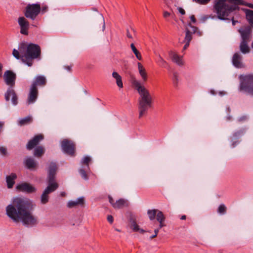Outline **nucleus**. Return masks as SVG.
I'll use <instances>...</instances> for the list:
<instances>
[{"instance_id":"obj_8","label":"nucleus","mask_w":253,"mask_h":253,"mask_svg":"<svg viewBox=\"0 0 253 253\" xmlns=\"http://www.w3.org/2000/svg\"><path fill=\"white\" fill-rule=\"evenodd\" d=\"M41 10L39 3L28 4L25 9L24 15L27 18L34 20Z\"/></svg>"},{"instance_id":"obj_50","label":"nucleus","mask_w":253,"mask_h":253,"mask_svg":"<svg viewBox=\"0 0 253 253\" xmlns=\"http://www.w3.org/2000/svg\"><path fill=\"white\" fill-rule=\"evenodd\" d=\"M178 10L182 15H184L185 13V10L181 7H178Z\"/></svg>"},{"instance_id":"obj_23","label":"nucleus","mask_w":253,"mask_h":253,"mask_svg":"<svg viewBox=\"0 0 253 253\" xmlns=\"http://www.w3.org/2000/svg\"><path fill=\"white\" fill-rule=\"evenodd\" d=\"M138 70L139 74L141 77L143 83L147 81L148 79V76L146 71L143 66L140 63H137Z\"/></svg>"},{"instance_id":"obj_24","label":"nucleus","mask_w":253,"mask_h":253,"mask_svg":"<svg viewBox=\"0 0 253 253\" xmlns=\"http://www.w3.org/2000/svg\"><path fill=\"white\" fill-rule=\"evenodd\" d=\"M17 178V175L15 173H11L9 175L6 177V182L7 187L8 188H12L15 183V180Z\"/></svg>"},{"instance_id":"obj_21","label":"nucleus","mask_w":253,"mask_h":253,"mask_svg":"<svg viewBox=\"0 0 253 253\" xmlns=\"http://www.w3.org/2000/svg\"><path fill=\"white\" fill-rule=\"evenodd\" d=\"M46 83V80L45 77L41 75L37 76L34 79L31 86H34L35 87H37V85L44 86L45 85Z\"/></svg>"},{"instance_id":"obj_7","label":"nucleus","mask_w":253,"mask_h":253,"mask_svg":"<svg viewBox=\"0 0 253 253\" xmlns=\"http://www.w3.org/2000/svg\"><path fill=\"white\" fill-rule=\"evenodd\" d=\"M241 80L239 90L253 95V75L241 77Z\"/></svg>"},{"instance_id":"obj_33","label":"nucleus","mask_w":253,"mask_h":253,"mask_svg":"<svg viewBox=\"0 0 253 253\" xmlns=\"http://www.w3.org/2000/svg\"><path fill=\"white\" fill-rule=\"evenodd\" d=\"M157 211H158V210H148V211L147 213L148 214L149 218L151 220H153L155 219V217L156 216Z\"/></svg>"},{"instance_id":"obj_37","label":"nucleus","mask_w":253,"mask_h":253,"mask_svg":"<svg viewBox=\"0 0 253 253\" xmlns=\"http://www.w3.org/2000/svg\"><path fill=\"white\" fill-rule=\"evenodd\" d=\"M226 210L225 206L224 204H221L218 207L217 211L219 213L224 214L226 212Z\"/></svg>"},{"instance_id":"obj_29","label":"nucleus","mask_w":253,"mask_h":253,"mask_svg":"<svg viewBox=\"0 0 253 253\" xmlns=\"http://www.w3.org/2000/svg\"><path fill=\"white\" fill-rule=\"evenodd\" d=\"M32 121V116H28L25 118L20 119L18 121V125L20 126H24L30 124Z\"/></svg>"},{"instance_id":"obj_42","label":"nucleus","mask_w":253,"mask_h":253,"mask_svg":"<svg viewBox=\"0 0 253 253\" xmlns=\"http://www.w3.org/2000/svg\"><path fill=\"white\" fill-rule=\"evenodd\" d=\"M173 80L175 84H177L178 81V75L176 73H174L173 74Z\"/></svg>"},{"instance_id":"obj_9","label":"nucleus","mask_w":253,"mask_h":253,"mask_svg":"<svg viewBox=\"0 0 253 253\" xmlns=\"http://www.w3.org/2000/svg\"><path fill=\"white\" fill-rule=\"evenodd\" d=\"M62 149L64 152L73 156L75 153V145L74 142L68 139H64L61 142Z\"/></svg>"},{"instance_id":"obj_22","label":"nucleus","mask_w":253,"mask_h":253,"mask_svg":"<svg viewBox=\"0 0 253 253\" xmlns=\"http://www.w3.org/2000/svg\"><path fill=\"white\" fill-rule=\"evenodd\" d=\"M23 163L25 167L29 169H33L37 166V163L34 159L30 157L25 158Z\"/></svg>"},{"instance_id":"obj_3","label":"nucleus","mask_w":253,"mask_h":253,"mask_svg":"<svg viewBox=\"0 0 253 253\" xmlns=\"http://www.w3.org/2000/svg\"><path fill=\"white\" fill-rule=\"evenodd\" d=\"M131 83L139 94L138 99V109L139 118H140L147 114L148 109L151 107L152 97L149 91L140 81L133 77L131 78Z\"/></svg>"},{"instance_id":"obj_58","label":"nucleus","mask_w":253,"mask_h":253,"mask_svg":"<svg viewBox=\"0 0 253 253\" xmlns=\"http://www.w3.org/2000/svg\"><path fill=\"white\" fill-rule=\"evenodd\" d=\"M210 93H211V94L212 95H215V94L214 90H212V89L210 90Z\"/></svg>"},{"instance_id":"obj_35","label":"nucleus","mask_w":253,"mask_h":253,"mask_svg":"<svg viewBox=\"0 0 253 253\" xmlns=\"http://www.w3.org/2000/svg\"><path fill=\"white\" fill-rule=\"evenodd\" d=\"M156 214V218L158 221H164L165 218L163 212L161 211H157Z\"/></svg>"},{"instance_id":"obj_49","label":"nucleus","mask_w":253,"mask_h":253,"mask_svg":"<svg viewBox=\"0 0 253 253\" xmlns=\"http://www.w3.org/2000/svg\"><path fill=\"white\" fill-rule=\"evenodd\" d=\"M182 43H185V45L183 47V50H185L189 45L190 42H182Z\"/></svg>"},{"instance_id":"obj_13","label":"nucleus","mask_w":253,"mask_h":253,"mask_svg":"<svg viewBox=\"0 0 253 253\" xmlns=\"http://www.w3.org/2000/svg\"><path fill=\"white\" fill-rule=\"evenodd\" d=\"M38 96V90L37 87L30 86V91L28 95L27 103L28 105L35 103Z\"/></svg>"},{"instance_id":"obj_39","label":"nucleus","mask_w":253,"mask_h":253,"mask_svg":"<svg viewBox=\"0 0 253 253\" xmlns=\"http://www.w3.org/2000/svg\"><path fill=\"white\" fill-rule=\"evenodd\" d=\"M79 172L83 178L85 180L88 179V177L85 169H81L79 170Z\"/></svg>"},{"instance_id":"obj_59","label":"nucleus","mask_w":253,"mask_h":253,"mask_svg":"<svg viewBox=\"0 0 253 253\" xmlns=\"http://www.w3.org/2000/svg\"><path fill=\"white\" fill-rule=\"evenodd\" d=\"M226 94V92H224V91H220L219 92V94L221 96L222 95H224Z\"/></svg>"},{"instance_id":"obj_55","label":"nucleus","mask_w":253,"mask_h":253,"mask_svg":"<svg viewBox=\"0 0 253 253\" xmlns=\"http://www.w3.org/2000/svg\"><path fill=\"white\" fill-rule=\"evenodd\" d=\"M72 66H65V69L69 71H71Z\"/></svg>"},{"instance_id":"obj_52","label":"nucleus","mask_w":253,"mask_h":253,"mask_svg":"<svg viewBox=\"0 0 253 253\" xmlns=\"http://www.w3.org/2000/svg\"><path fill=\"white\" fill-rule=\"evenodd\" d=\"M169 15H170V13L169 12H168V11H165L164 12V17L165 18H167V17H169Z\"/></svg>"},{"instance_id":"obj_64","label":"nucleus","mask_w":253,"mask_h":253,"mask_svg":"<svg viewBox=\"0 0 253 253\" xmlns=\"http://www.w3.org/2000/svg\"><path fill=\"white\" fill-rule=\"evenodd\" d=\"M251 46H252V47L253 48V42H252V45H251Z\"/></svg>"},{"instance_id":"obj_40","label":"nucleus","mask_w":253,"mask_h":253,"mask_svg":"<svg viewBox=\"0 0 253 253\" xmlns=\"http://www.w3.org/2000/svg\"><path fill=\"white\" fill-rule=\"evenodd\" d=\"M131 228L134 231H138L139 230V226L134 221L131 223Z\"/></svg>"},{"instance_id":"obj_17","label":"nucleus","mask_w":253,"mask_h":253,"mask_svg":"<svg viewBox=\"0 0 253 253\" xmlns=\"http://www.w3.org/2000/svg\"><path fill=\"white\" fill-rule=\"evenodd\" d=\"M43 139V136L41 134H38L30 140L26 145V148L28 150H31L37 145L40 141Z\"/></svg>"},{"instance_id":"obj_47","label":"nucleus","mask_w":253,"mask_h":253,"mask_svg":"<svg viewBox=\"0 0 253 253\" xmlns=\"http://www.w3.org/2000/svg\"><path fill=\"white\" fill-rule=\"evenodd\" d=\"M109 201L112 206L114 207V204H115V202L114 201L113 198L111 196H109Z\"/></svg>"},{"instance_id":"obj_12","label":"nucleus","mask_w":253,"mask_h":253,"mask_svg":"<svg viewBox=\"0 0 253 253\" xmlns=\"http://www.w3.org/2000/svg\"><path fill=\"white\" fill-rule=\"evenodd\" d=\"M57 169V165L55 163L51 162L49 164L48 168V183H57L54 181Z\"/></svg>"},{"instance_id":"obj_5","label":"nucleus","mask_w":253,"mask_h":253,"mask_svg":"<svg viewBox=\"0 0 253 253\" xmlns=\"http://www.w3.org/2000/svg\"><path fill=\"white\" fill-rule=\"evenodd\" d=\"M3 79L6 84L10 86L5 93V99L6 101H9L10 100V97H11V100L13 105H16L18 104V97L14 90L12 88L15 84L16 75L12 71L7 70L4 73Z\"/></svg>"},{"instance_id":"obj_36","label":"nucleus","mask_w":253,"mask_h":253,"mask_svg":"<svg viewBox=\"0 0 253 253\" xmlns=\"http://www.w3.org/2000/svg\"><path fill=\"white\" fill-rule=\"evenodd\" d=\"M244 129H241L239 131H236L233 134L234 138L237 139L241 137L244 134Z\"/></svg>"},{"instance_id":"obj_32","label":"nucleus","mask_w":253,"mask_h":253,"mask_svg":"<svg viewBox=\"0 0 253 253\" xmlns=\"http://www.w3.org/2000/svg\"><path fill=\"white\" fill-rule=\"evenodd\" d=\"M44 150L43 147L42 146H39L35 149L34 155L37 157H40L44 153Z\"/></svg>"},{"instance_id":"obj_27","label":"nucleus","mask_w":253,"mask_h":253,"mask_svg":"<svg viewBox=\"0 0 253 253\" xmlns=\"http://www.w3.org/2000/svg\"><path fill=\"white\" fill-rule=\"evenodd\" d=\"M169 54L173 62L175 63L179 66H182L183 65L182 56H179L177 54L172 52H171Z\"/></svg>"},{"instance_id":"obj_56","label":"nucleus","mask_w":253,"mask_h":253,"mask_svg":"<svg viewBox=\"0 0 253 253\" xmlns=\"http://www.w3.org/2000/svg\"><path fill=\"white\" fill-rule=\"evenodd\" d=\"M126 36L127 37L129 38V39H131L132 37L131 36V35L130 34L128 30H127V34H126Z\"/></svg>"},{"instance_id":"obj_41","label":"nucleus","mask_w":253,"mask_h":253,"mask_svg":"<svg viewBox=\"0 0 253 253\" xmlns=\"http://www.w3.org/2000/svg\"><path fill=\"white\" fill-rule=\"evenodd\" d=\"M7 153L6 149L2 146L0 147V154L2 155H6Z\"/></svg>"},{"instance_id":"obj_6","label":"nucleus","mask_w":253,"mask_h":253,"mask_svg":"<svg viewBox=\"0 0 253 253\" xmlns=\"http://www.w3.org/2000/svg\"><path fill=\"white\" fill-rule=\"evenodd\" d=\"M242 37L240 44V50L243 54L250 52V48L248 43L250 42L251 29L249 27H244L239 30Z\"/></svg>"},{"instance_id":"obj_48","label":"nucleus","mask_w":253,"mask_h":253,"mask_svg":"<svg viewBox=\"0 0 253 253\" xmlns=\"http://www.w3.org/2000/svg\"><path fill=\"white\" fill-rule=\"evenodd\" d=\"M182 43H185V45L183 47V50H185L189 45L190 42H182Z\"/></svg>"},{"instance_id":"obj_16","label":"nucleus","mask_w":253,"mask_h":253,"mask_svg":"<svg viewBox=\"0 0 253 253\" xmlns=\"http://www.w3.org/2000/svg\"><path fill=\"white\" fill-rule=\"evenodd\" d=\"M43 139V136L41 134H38L30 140L26 145V148L28 150H31L37 145L40 141Z\"/></svg>"},{"instance_id":"obj_25","label":"nucleus","mask_w":253,"mask_h":253,"mask_svg":"<svg viewBox=\"0 0 253 253\" xmlns=\"http://www.w3.org/2000/svg\"><path fill=\"white\" fill-rule=\"evenodd\" d=\"M188 26L191 27L192 29V32H190L188 29H186L185 37L184 40V42H190L192 39V34L195 33L197 29L196 27L192 26L190 23L188 24Z\"/></svg>"},{"instance_id":"obj_34","label":"nucleus","mask_w":253,"mask_h":253,"mask_svg":"<svg viewBox=\"0 0 253 253\" xmlns=\"http://www.w3.org/2000/svg\"><path fill=\"white\" fill-rule=\"evenodd\" d=\"M91 161V159L89 156H85L82 160V164L86 165L87 169H89L88 163Z\"/></svg>"},{"instance_id":"obj_63","label":"nucleus","mask_w":253,"mask_h":253,"mask_svg":"<svg viewBox=\"0 0 253 253\" xmlns=\"http://www.w3.org/2000/svg\"><path fill=\"white\" fill-rule=\"evenodd\" d=\"M249 6L251 8H253V4H250V5Z\"/></svg>"},{"instance_id":"obj_20","label":"nucleus","mask_w":253,"mask_h":253,"mask_svg":"<svg viewBox=\"0 0 253 253\" xmlns=\"http://www.w3.org/2000/svg\"><path fill=\"white\" fill-rule=\"evenodd\" d=\"M84 204V198L81 197L77 198L75 200L69 201L67 203V207L69 208H76L79 206H83Z\"/></svg>"},{"instance_id":"obj_51","label":"nucleus","mask_w":253,"mask_h":253,"mask_svg":"<svg viewBox=\"0 0 253 253\" xmlns=\"http://www.w3.org/2000/svg\"><path fill=\"white\" fill-rule=\"evenodd\" d=\"M190 18L192 22H193V23L196 22V18H195L194 15H191L190 17Z\"/></svg>"},{"instance_id":"obj_15","label":"nucleus","mask_w":253,"mask_h":253,"mask_svg":"<svg viewBox=\"0 0 253 253\" xmlns=\"http://www.w3.org/2000/svg\"><path fill=\"white\" fill-rule=\"evenodd\" d=\"M43 139V136L41 134H38L30 140L26 145V148L28 150H31L37 145L40 141Z\"/></svg>"},{"instance_id":"obj_31","label":"nucleus","mask_w":253,"mask_h":253,"mask_svg":"<svg viewBox=\"0 0 253 253\" xmlns=\"http://www.w3.org/2000/svg\"><path fill=\"white\" fill-rule=\"evenodd\" d=\"M130 47H131V48L133 52L134 53L136 57L137 58V59H138L139 60H141L142 58L141 53L136 49V48L134 46V44L133 43H131L130 44Z\"/></svg>"},{"instance_id":"obj_18","label":"nucleus","mask_w":253,"mask_h":253,"mask_svg":"<svg viewBox=\"0 0 253 253\" xmlns=\"http://www.w3.org/2000/svg\"><path fill=\"white\" fill-rule=\"evenodd\" d=\"M43 139V136L41 134H38L30 140L26 145V148L28 150H31L37 145L40 141Z\"/></svg>"},{"instance_id":"obj_62","label":"nucleus","mask_w":253,"mask_h":253,"mask_svg":"<svg viewBox=\"0 0 253 253\" xmlns=\"http://www.w3.org/2000/svg\"><path fill=\"white\" fill-rule=\"evenodd\" d=\"M138 231L140 232V233H144L145 232V231L144 230L140 229H139V230Z\"/></svg>"},{"instance_id":"obj_10","label":"nucleus","mask_w":253,"mask_h":253,"mask_svg":"<svg viewBox=\"0 0 253 253\" xmlns=\"http://www.w3.org/2000/svg\"><path fill=\"white\" fill-rule=\"evenodd\" d=\"M58 187L57 183H48L47 187L45 189L41 196V202L46 204L48 201V194L54 191Z\"/></svg>"},{"instance_id":"obj_61","label":"nucleus","mask_w":253,"mask_h":253,"mask_svg":"<svg viewBox=\"0 0 253 253\" xmlns=\"http://www.w3.org/2000/svg\"><path fill=\"white\" fill-rule=\"evenodd\" d=\"M47 8V7L46 6H44L43 7H42V12L45 11L46 10Z\"/></svg>"},{"instance_id":"obj_43","label":"nucleus","mask_w":253,"mask_h":253,"mask_svg":"<svg viewBox=\"0 0 253 253\" xmlns=\"http://www.w3.org/2000/svg\"><path fill=\"white\" fill-rule=\"evenodd\" d=\"M196 2L199 3L205 4L210 1L211 0H195Z\"/></svg>"},{"instance_id":"obj_11","label":"nucleus","mask_w":253,"mask_h":253,"mask_svg":"<svg viewBox=\"0 0 253 253\" xmlns=\"http://www.w3.org/2000/svg\"><path fill=\"white\" fill-rule=\"evenodd\" d=\"M18 23L20 28V33L24 35H28L30 24L27 20L24 17H20L18 19Z\"/></svg>"},{"instance_id":"obj_60","label":"nucleus","mask_w":253,"mask_h":253,"mask_svg":"<svg viewBox=\"0 0 253 253\" xmlns=\"http://www.w3.org/2000/svg\"><path fill=\"white\" fill-rule=\"evenodd\" d=\"M186 215H182V216L181 217L180 219H181V220H184V219H186Z\"/></svg>"},{"instance_id":"obj_54","label":"nucleus","mask_w":253,"mask_h":253,"mask_svg":"<svg viewBox=\"0 0 253 253\" xmlns=\"http://www.w3.org/2000/svg\"><path fill=\"white\" fill-rule=\"evenodd\" d=\"M159 222V228H161L162 227L165 226V225L163 223V221H158Z\"/></svg>"},{"instance_id":"obj_2","label":"nucleus","mask_w":253,"mask_h":253,"mask_svg":"<svg viewBox=\"0 0 253 253\" xmlns=\"http://www.w3.org/2000/svg\"><path fill=\"white\" fill-rule=\"evenodd\" d=\"M12 54L17 59H21L23 63L31 67L33 60L40 56L41 48L38 44L22 42L19 44L18 50L13 49Z\"/></svg>"},{"instance_id":"obj_14","label":"nucleus","mask_w":253,"mask_h":253,"mask_svg":"<svg viewBox=\"0 0 253 253\" xmlns=\"http://www.w3.org/2000/svg\"><path fill=\"white\" fill-rule=\"evenodd\" d=\"M17 190L27 193H33L35 191L36 189L31 184L24 182L17 184L16 186Z\"/></svg>"},{"instance_id":"obj_26","label":"nucleus","mask_w":253,"mask_h":253,"mask_svg":"<svg viewBox=\"0 0 253 253\" xmlns=\"http://www.w3.org/2000/svg\"><path fill=\"white\" fill-rule=\"evenodd\" d=\"M128 206V202L124 199H120L115 202L114 206L115 209H122Z\"/></svg>"},{"instance_id":"obj_44","label":"nucleus","mask_w":253,"mask_h":253,"mask_svg":"<svg viewBox=\"0 0 253 253\" xmlns=\"http://www.w3.org/2000/svg\"><path fill=\"white\" fill-rule=\"evenodd\" d=\"M247 119H248V118L246 116H243L238 119V121L239 122H243V121L247 120Z\"/></svg>"},{"instance_id":"obj_19","label":"nucleus","mask_w":253,"mask_h":253,"mask_svg":"<svg viewBox=\"0 0 253 253\" xmlns=\"http://www.w3.org/2000/svg\"><path fill=\"white\" fill-rule=\"evenodd\" d=\"M233 65L236 68H241L244 67L242 62V56L238 52L235 53L232 59Z\"/></svg>"},{"instance_id":"obj_57","label":"nucleus","mask_w":253,"mask_h":253,"mask_svg":"<svg viewBox=\"0 0 253 253\" xmlns=\"http://www.w3.org/2000/svg\"><path fill=\"white\" fill-rule=\"evenodd\" d=\"M2 68V64L0 63V76H1V74H2V72H1Z\"/></svg>"},{"instance_id":"obj_45","label":"nucleus","mask_w":253,"mask_h":253,"mask_svg":"<svg viewBox=\"0 0 253 253\" xmlns=\"http://www.w3.org/2000/svg\"><path fill=\"white\" fill-rule=\"evenodd\" d=\"M107 220L108 221V222L109 223H112L113 222V221H114L113 217L112 215H108V216H107Z\"/></svg>"},{"instance_id":"obj_53","label":"nucleus","mask_w":253,"mask_h":253,"mask_svg":"<svg viewBox=\"0 0 253 253\" xmlns=\"http://www.w3.org/2000/svg\"><path fill=\"white\" fill-rule=\"evenodd\" d=\"M231 20H232V25H233V26H235V25H236V24L237 23H238V21H237V20H235L234 19V17H232L231 18Z\"/></svg>"},{"instance_id":"obj_46","label":"nucleus","mask_w":253,"mask_h":253,"mask_svg":"<svg viewBox=\"0 0 253 253\" xmlns=\"http://www.w3.org/2000/svg\"><path fill=\"white\" fill-rule=\"evenodd\" d=\"M159 229H156L154 230V232L155 233V234L154 235H152L151 237H150V239H152L155 237H156L157 235H158V233L159 232Z\"/></svg>"},{"instance_id":"obj_38","label":"nucleus","mask_w":253,"mask_h":253,"mask_svg":"<svg viewBox=\"0 0 253 253\" xmlns=\"http://www.w3.org/2000/svg\"><path fill=\"white\" fill-rule=\"evenodd\" d=\"M158 63L160 66L163 67H166V66L168 64L167 62L160 56L159 58Z\"/></svg>"},{"instance_id":"obj_30","label":"nucleus","mask_w":253,"mask_h":253,"mask_svg":"<svg viewBox=\"0 0 253 253\" xmlns=\"http://www.w3.org/2000/svg\"><path fill=\"white\" fill-rule=\"evenodd\" d=\"M246 14L247 19L251 26L253 27V10L247 9Z\"/></svg>"},{"instance_id":"obj_28","label":"nucleus","mask_w":253,"mask_h":253,"mask_svg":"<svg viewBox=\"0 0 253 253\" xmlns=\"http://www.w3.org/2000/svg\"><path fill=\"white\" fill-rule=\"evenodd\" d=\"M112 77L116 80L118 86L120 88H123V84L121 76L117 72H113L112 73Z\"/></svg>"},{"instance_id":"obj_4","label":"nucleus","mask_w":253,"mask_h":253,"mask_svg":"<svg viewBox=\"0 0 253 253\" xmlns=\"http://www.w3.org/2000/svg\"><path fill=\"white\" fill-rule=\"evenodd\" d=\"M239 4H243L242 0H216L214 8L218 18L225 20L229 19L227 17L239 9Z\"/></svg>"},{"instance_id":"obj_1","label":"nucleus","mask_w":253,"mask_h":253,"mask_svg":"<svg viewBox=\"0 0 253 253\" xmlns=\"http://www.w3.org/2000/svg\"><path fill=\"white\" fill-rule=\"evenodd\" d=\"M33 202L26 198L17 197L5 208L6 215L14 222H22L26 226H33L38 223V219L33 213Z\"/></svg>"}]
</instances>
